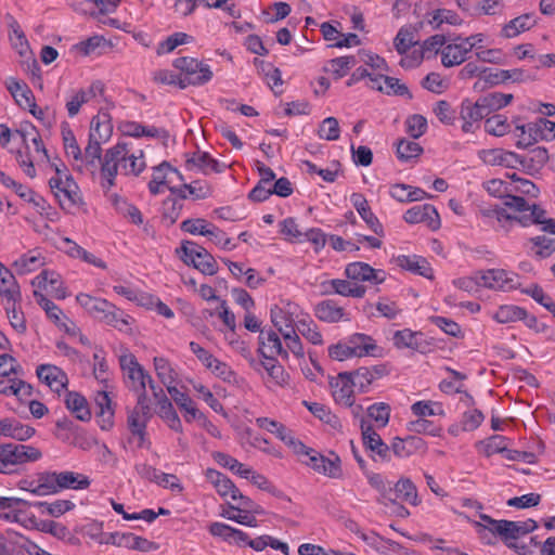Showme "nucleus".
I'll use <instances>...</instances> for the list:
<instances>
[{
	"instance_id": "obj_27",
	"label": "nucleus",
	"mask_w": 555,
	"mask_h": 555,
	"mask_svg": "<svg viewBox=\"0 0 555 555\" xmlns=\"http://www.w3.org/2000/svg\"><path fill=\"white\" fill-rule=\"evenodd\" d=\"M548 160V152L543 146H537L530 150L526 156H520V166L527 173L533 175L539 171Z\"/></svg>"
},
{
	"instance_id": "obj_29",
	"label": "nucleus",
	"mask_w": 555,
	"mask_h": 555,
	"mask_svg": "<svg viewBox=\"0 0 555 555\" xmlns=\"http://www.w3.org/2000/svg\"><path fill=\"white\" fill-rule=\"evenodd\" d=\"M392 499L402 500L412 505L420 503L417 489L415 485L409 478H400L395 485H392Z\"/></svg>"
},
{
	"instance_id": "obj_40",
	"label": "nucleus",
	"mask_w": 555,
	"mask_h": 555,
	"mask_svg": "<svg viewBox=\"0 0 555 555\" xmlns=\"http://www.w3.org/2000/svg\"><path fill=\"white\" fill-rule=\"evenodd\" d=\"M525 317L526 309L514 305L501 306L493 314V319L499 323L516 322L522 320Z\"/></svg>"
},
{
	"instance_id": "obj_34",
	"label": "nucleus",
	"mask_w": 555,
	"mask_h": 555,
	"mask_svg": "<svg viewBox=\"0 0 555 555\" xmlns=\"http://www.w3.org/2000/svg\"><path fill=\"white\" fill-rule=\"evenodd\" d=\"M57 472H41L37 474L36 495L44 496L59 493Z\"/></svg>"
},
{
	"instance_id": "obj_46",
	"label": "nucleus",
	"mask_w": 555,
	"mask_h": 555,
	"mask_svg": "<svg viewBox=\"0 0 555 555\" xmlns=\"http://www.w3.org/2000/svg\"><path fill=\"white\" fill-rule=\"evenodd\" d=\"M34 296L37 299L38 305L46 311L48 318L52 320L56 325H61V318L67 319L63 311L43 294L35 291Z\"/></svg>"
},
{
	"instance_id": "obj_57",
	"label": "nucleus",
	"mask_w": 555,
	"mask_h": 555,
	"mask_svg": "<svg viewBox=\"0 0 555 555\" xmlns=\"http://www.w3.org/2000/svg\"><path fill=\"white\" fill-rule=\"evenodd\" d=\"M485 129L490 134L502 137L508 132L509 124L507 122L506 117L502 115H494L486 119Z\"/></svg>"
},
{
	"instance_id": "obj_18",
	"label": "nucleus",
	"mask_w": 555,
	"mask_h": 555,
	"mask_svg": "<svg viewBox=\"0 0 555 555\" xmlns=\"http://www.w3.org/2000/svg\"><path fill=\"white\" fill-rule=\"evenodd\" d=\"M480 158L483 163L492 166L516 168L517 165H520V155L502 149L483 150L480 152Z\"/></svg>"
},
{
	"instance_id": "obj_43",
	"label": "nucleus",
	"mask_w": 555,
	"mask_h": 555,
	"mask_svg": "<svg viewBox=\"0 0 555 555\" xmlns=\"http://www.w3.org/2000/svg\"><path fill=\"white\" fill-rule=\"evenodd\" d=\"M154 367L158 378L168 389L169 386H175L176 382V372L171 367L170 363L167 359L162 357L154 358Z\"/></svg>"
},
{
	"instance_id": "obj_36",
	"label": "nucleus",
	"mask_w": 555,
	"mask_h": 555,
	"mask_svg": "<svg viewBox=\"0 0 555 555\" xmlns=\"http://www.w3.org/2000/svg\"><path fill=\"white\" fill-rule=\"evenodd\" d=\"M485 70H487V73H483L481 80L475 82L474 90L482 91L489 87L503 83L507 81V76H509L508 69H495V72H493L492 68L485 67Z\"/></svg>"
},
{
	"instance_id": "obj_53",
	"label": "nucleus",
	"mask_w": 555,
	"mask_h": 555,
	"mask_svg": "<svg viewBox=\"0 0 555 555\" xmlns=\"http://www.w3.org/2000/svg\"><path fill=\"white\" fill-rule=\"evenodd\" d=\"M318 134L321 139H325L327 141L338 140L340 135V128L337 118H325L320 125Z\"/></svg>"
},
{
	"instance_id": "obj_3",
	"label": "nucleus",
	"mask_w": 555,
	"mask_h": 555,
	"mask_svg": "<svg viewBox=\"0 0 555 555\" xmlns=\"http://www.w3.org/2000/svg\"><path fill=\"white\" fill-rule=\"evenodd\" d=\"M179 258L189 267H193L205 275H214L218 272L215 257L203 246L192 241H183L176 249Z\"/></svg>"
},
{
	"instance_id": "obj_50",
	"label": "nucleus",
	"mask_w": 555,
	"mask_h": 555,
	"mask_svg": "<svg viewBox=\"0 0 555 555\" xmlns=\"http://www.w3.org/2000/svg\"><path fill=\"white\" fill-rule=\"evenodd\" d=\"M296 326L298 332L311 344H323L322 335L312 320H299Z\"/></svg>"
},
{
	"instance_id": "obj_59",
	"label": "nucleus",
	"mask_w": 555,
	"mask_h": 555,
	"mask_svg": "<svg viewBox=\"0 0 555 555\" xmlns=\"http://www.w3.org/2000/svg\"><path fill=\"white\" fill-rule=\"evenodd\" d=\"M428 321L452 337L462 336L461 326L451 319L431 315L428 318Z\"/></svg>"
},
{
	"instance_id": "obj_37",
	"label": "nucleus",
	"mask_w": 555,
	"mask_h": 555,
	"mask_svg": "<svg viewBox=\"0 0 555 555\" xmlns=\"http://www.w3.org/2000/svg\"><path fill=\"white\" fill-rule=\"evenodd\" d=\"M423 152V147L417 142L406 139H400L396 144L397 157L404 163L420 157Z\"/></svg>"
},
{
	"instance_id": "obj_2",
	"label": "nucleus",
	"mask_w": 555,
	"mask_h": 555,
	"mask_svg": "<svg viewBox=\"0 0 555 555\" xmlns=\"http://www.w3.org/2000/svg\"><path fill=\"white\" fill-rule=\"evenodd\" d=\"M42 457L38 448L18 443L0 444V473L14 474L17 466L29 462H36Z\"/></svg>"
},
{
	"instance_id": "obj_16",
	"label": "nucleus",
	"mask_w": 555,
	"mask_h": 555,
	"mask_svg": "<svg viewBox=\"0 0 555 555\" xmlns=\"http://www.w3.org/2000/svg\"><path fill=\"white\" fill-rule=\"evenodd\" d=\"M397 264L414 274L424 276L428 280L434 279V271L428 260L418 255L405 256L401 255L397 258Z\"/></svg>"
},
{
	"instance_id": "obj_60",
	"label": "nucleus",
	"mask_w": 555,
	"mask_h": 555,
	"mask_svg": "<svg viewBox=\"0 0 555 555\" xmlns=\"http://www.w3.org/2000/svg\"><path fill=\"white\" fill-rule=\"evenodd\" d=\"M406 132L413 138L418 139L422 137L427 130V119L420 114H414L408 117L406 121Z\"/></svg>"
},
{
	"instance_id": "obj_24",
	"label": "nucleus",
	"mask_w": 555,
	"mask_h": 555,
	"mask_svg": "<svg viewBox=\"0 0 555 555\" xmlns=\"http://www.w3.org/2000/svg\"><path fill=\"white\" fill-rule=\"evenodd\" d=\"M7 88L11 95L14 98L17 105L22 108H26L27 106H35V95L26 82L16 80L15 78L11 77L7 81Z\"/></svg>"
},
{
	"instance_id": "obj_30",
	"label": "nucleus",
	"mask_w": 555,
	"mask_h": 555,
	"mask_svg": "<svg viewBox=\"0 0 555 555\" xmlns=\"http://www.w3.org/2000/svg\"><path fill=\"white\" fill-rule=\"evenodd\" d=\"M259 348H262L263 351L267 348L269 350L268 354L274 357V354L281 356L283 359L288 358V352L283 348L282 341L276 332L261 331L258 337Z\"/></svg>"
},
{
	"instance_id": "obj_23",
	"label": "nucleus",
	"mask_w": 555,
	"mask_h": 555,
	"mask_svg": "<svg viewBox=\"0 0 555 555\" xmlns=\"http://www.w3.org/2000/svg\"><path fill=\"white\" fill-rule=\"evenodd\" d=\"M65 405L77 420L89 422L91 420V411L87 399L77 391H67L65 396Z\"/></svg>"
},
{
	"instance_id": "obj_21",
	"label": "nucleus",
	"mask_w": 555,
	"mask_h": 555,
	"mask_svg": "<svg viewBox=\"0 0 555 555\" xmlns=\"http://www.w3.org/2000/svg\"><path fill=\"white\" fill-rule=\"evenodd\" d=\"M258 352L266 360L258 362V367H263L275 385H286L289 376L285 372L284 367L278 362V360L271 354H268L267 351H263L262 348H259Z\"/></svg>"
},
{
	"instance_id": "obj_26",
	"label": "nucleus",
	"mask_w": 555,
	"mask_h": 555,
	"mask_svg": "<svg viewBox=\"0 0 555 555\" xmlns=\"http://www.w3.org/2000/svg\"><path fill=\"white\" fill-rule=\"evenodd\" d=\"M537 24L533 13H526L509 21L501 30L504 38H513L520 33L531 29Z\"/></svg>"
},
{
	"instance_id": "obj_33",
	"label": "nucleus",
	"mask_w": 555,
	"mask_h": 555,
	"mask_svg": "<svg viewBox=\"0 0 555 555\" xmlns=\"http://www.w3.org/2000/svg\"><path fill=\"white\" fill-rule=\"evenodd\" d=\"M314 312L319 320L327 323L338 322L344 315V309L331 299L319 302Z\"/></svg>"
},
{
	"instance_id": "obj_41",
	"label": "nucleus",
	"mask_w": 555,
	"mask_h": 555,
	"mask_svg": "<svg viewBox=\"0 0 555 555\" xmlns=\"http://www.w3.org/2000/svg\"><path fill=\"white\" fill-rule=\"evenodd\" d=\"M345 274L350 280L367 282L375 279L373 275V267L365 262H351L346 266Z\"/></svg>"
},
{
	"instance_id": "obj_52",
	"label": "nucleus",
	"mask_w": 555,
	"mask_h": 555,
	"mask_svg": "<svg viewBox=\"0 0 555 555\" xmlns=\"http://www.w3.org/2000/svg\"><path fill=\"white\" fill-rule=\"evenodd\" d=\"M183 203L176 197H168L163 202V219L168 221V224H173L179 218Z\"/></svg>"
},
{
	"instance_id": "obj_20",
	"label": "nucleus",
	"mask_w": 555,
	"mask_h": 555,
	"mask_svg": "<svg viewBox=\"0 0 555 555\" xmlns=\"http://www.w3.org/2000/svg\"><path fill=\"white\" fill-rule=\"evenodd\" d=\"M0 295L8 304L21 300L20 285L13 273L0 262Z\"/></svg>"
},
{
	"instance_id": "obj_14",
	"label": "nucleus",
	"mask_w": 555,
	"mask_h": 555,
	"mask_svg": "<svg viewBox=\"0 0 555 555\" xmlns=\"http://www.w3.org/2000/svg\"><path fill=\"white\" fill-rule=\"evenodd\" d=\"M61 208L67 212L76 206L82 205L83 201L79 193V188L70 175L66 176L64 186L61 192H54Z\"/></svg>"
},
{
	"instance_id": "obj_38",
	"label": "nucleus",
	"mask_w": 555,
	"mask_h": 555,
	"mask_svg": "<svg viewBox=\"0 0 555 555\" xmlns=\"http://www.w3.org/2000/svg\"><path fill=\"white\" fill-rule=\"evenodd\" d=\"M158 415L168 423V426L172 430L182 431L181 421L167 397H163V400L158 404Z\"/></svg>"
},
{
	"instance_id": "obj_62",
	"label": "nucleus",
	"mask_w": 555,
	"mask_h": 555,
	"mask_svg": "<svg viewBox=\"0 0 555 555\" xmlns=\"http://www.w3.org/2000/svg\"><path fill=\"white\" fill-rule=\"evenodd\" d=\"M217 377L229 384L237 383L236 373L224 362L216 360L209 369Z\"/></svg>"
},
{
	"instance_id": "obj_7",
	"label": "nucleus",
	"mask_w": 555,
	"mask_h": 555,
	"mask_svg": "<svg viewBox=\"0 0 555 555\" xmlns=\"http://www.w3.org/2000/svg\"><path fill=\"white\" fill-rule=\"evenodd\" d=\"M362 440L365 448L372 451L383 462L390 461L391 446L386 444L373 426L361 420Z\"/></svg>"
},
{
	"instance_id": "obj_9",
	"label": "nucleus",
	"mask_w": 555,
	"mask_h": 555,
	"mask_svg": "<svg viewBox=\"0 0 555 555\" xmlns=\"http://www.w3.org/2000/svg\"><path fill=\"white\" fill-rule=\"evenodd\" d=\"M102 143L91 138L88 139V144L82 153V159H78L80 163L76 169L80 172L88 171L94 176L98 169L101 170L104 154H102Z\"/></svg>"
},
{
	"instance_id": "obj_8",
	"label": "nucleus",
	"mask_w": 555,
	"mask_h": 555,
	"mask_svg": "<svg viewBox=\"0 0 555 555\" xmlns=\"http://www.w3.org/2000/svg\"><path fill=\"white\" fill-rule=\"evenodd\" d=\"M481 286L492 289L508 291L518 287L516 282V274L509 275L507 271L503 269H490L485 272H480Z\"/></svg>"
},
{
	"instance_id": "obj_42",
	"label": "nucleus",
	"mask_w": 555,
	"mask_h": 555,
	"mask_svg": "<svg viewBox=\"0 0 555 555\" xmlns=\"http://www.w3.org/2000/svg\"><path fill=\"white\" fill-rule=\"evenodd\" d=\"M0 535L2 543L5 545L7 555L17 552L18 548H24L26 551L28 542H30L28 539L13 530H7L4 533H0Z\"/></svg>"
},
{
	"instance_id": "obj_44",
	"label": "nucleus",
	"mask_w": 555,
	"mask_h": 555,
	"mask_svg": "<svg viewBox=\"0 0 555 555\" xmlns=\"http://www.w3.org/2000/svg\"><path fill=\"white\" fill-rule=\"evenodd\" d=\"M270 318L271 322L283 337L287 330L294 328L292 315L276 305L271 308Z\"/></svg>"
},
{
	"instance_id": "obj_39",
	"label": "nucleus",
	"mask_w": 555,
	"mask_h": 555,
	"mask_svg": "<svg viewBox=\"0 0 555 555\" xmlns=\"http://www.w3.org/2000/svg\"><path fill=\"white\" fill-rule=\"evenodd\" d=\"M126 133L130 137L140 138L142 135L152 138L167 139L169 137L168 131L156 127H146L138 122L126 124Z\"/></svg>"
},
{
	"instance_id": "obj_19",
	"label": "nucleus",
	"mask_w": 555,
	"mask_h": 555,
	"mask_svg": "<svg viewBox=\"0 0 555 555\" xmlns=\"http://www.w3.org/2000/svg\"><path fill=\"white\" fill-rule=\"evenodd\" d=\"M426 443L418 436L396 437L391 443L392 453L398 457H408L418 451H425Z\"/></svg>"
},
{
	"instance_id": "obj_56",
	"label": "nucleus",
	"mask_w": 555,
	"mask_h": 555,
	"mask_svg": "<svg viewBox=\"0 0 555 555\" xmlns=\"http://www.w3.org/2000/svg\"><path fill=\"white\" fill-rule=\"evenodd\" d=\"M62 135L66 154L76 162L82 159V151L77 143L74 132L69 128L62 127Z\"/></svg>"
},
{
	"instance_id": "obj_13",
	"label": "nucleus",
	"mask_w": 555,
	"mask_h": 555,
	"mask_svg": "<svg viewBox=\"0 0 555 555\" xmlns=\"http://www.w3.org/2000/svg\"><path fill=\"white\" fill-rule=\"evenodd\" d=\"M350 201L363 219V221L367 224V227L378 236H384V229L378 218L372 211L367 199L361 193H352L350 196Z\"/></svg>"
},
{
	"instance_id": "obj_4",
	"label": "nucleus",
	"mask_w": 555,
	"mask_h": 555,
	"mask_svg": "<svg viewBox=\"0 0 555 555\" xmlns=\"http://www.w3.org/2000/svg\"><path fill=\"white\" fill-rule=\"evenodd\" d=\"M173 66L181 70L180 78L178 79V86L181 89L188 86H203L212 78L210 67L193 57H178L173 61Z\"/></svg>"
},
{
	"instance_id": "obj_1",
	"label": "nucleus",
	"mask_w": 555,
	"mask_h": 555,
	"mask_svg": "<svg viewBox=\"0 0 555 555\" xmlns=\"http://www.w3.org/2000/svg\"><path fill=\"white\" fill-rule=\"evenodd\" d=\"M119 166H121L125 175L139 176L145 168L143 152L140 151L139 156L130 154L126 142H118L105 151L101 166V186L105 192L115 186Z\"/></svg>"
},
{
	"instance_id": "obj_48",
	"label": "nucleus",
	"mask_w": 555,
	"mask_h": 555,
	"mask_svg": "<svg viewBox=\"0 0 555 555\" xmlns=\"http://www.w3.org/2000/svg\"><path fill=\"white\" fill-rule=\"evenodd\" d=\"M414 31L415 29L411 27H401L398 31L393 44L399 54H405L411 47L415 46L414 41Z\"/></svg>"
},
{
	"instance_id": "obj_64",
	"label": "nucleus",
	"mask_w": 555,
	"mask_h": 555,
	"mask_svg": "<svg viewBox=\"0 0 555 555\" xmlns=\"http://www.w3.org/2000/svg\"><path fill=\"white\" fill-rule=\"evenodd\" d=\"M485 415L478 409L467 411L462 417V430L472 431L480 426L483 422Z\"/></svg>"
},
{
	"instance_id": "obj_58",
	"label": "nucleus",
	"mask_w": 555,
	"mask_h": 555,
	"mask_svg": "<svg viewBox=\"0 0 555 555\" xmlns=\"http://www.w3.org/2000/svg\"><path fill=\"white\" fill-rule=\"evenodd\" d=\"M147 422L149 421L139 417L138 412H130L128 415V428L133 436H137L139 438V446H143L145 441Z\"/></svg>"
},
{
	"instance_id": "obj_5",
	"label": "nucleus",
	"mask_w": 555,
	"mask_h": 555,
	"mask_svg": "<svg viewBox=\"0 0 555 555\" xmlns=\"http://www.w3.org/2000/svg\"><path fill=\"white\" fill-rule=\"evenodd\" d=\"M332 454L334 455L333 460L312 449L306 456L307 460H302V463L330 478H341L343 469L340 467V459L338 455Z\"/></svg>"
},
{
	"instance_id": "obj_55",
	"label": "nucleus",
	"mask_w": 555,
	"mask_h": 555,
	"mask_svg": "<svg viewBox=\"0 0 555 555\" xmlns=\"http://www.w3.org/2000/svg\"><path fill=\"white\" fill-rule=\"evenodd\" d=\"M521 292L530 296L550 312L554 311L555 304L553 302L552 298L544 293L543 288L539 284H531L528 288L522 289Z\"/></svg>"
},
{
	"instance_id": "obj_10",
	"label": "nucleus",
	"mask_w": 555,
	"mask_h": 555,
	"mask_svg": "<svg viewBox=\"0 0 555 555\" xmlns=\"http://www.w3.org/2000/svg\"><path fill=\"white\" fill-rule=\"evenodd\" d=\"M393 345L398 349L409 348L414 351L426 353L429 349V343L425 339L422 332H413L410 328L397 331L393 334Z\"/></svg>"
},
{
	"instance_id": "obj_11",
	"label": "nucleus",
	"mask_w": 555,
	"mask_h": 555,
	"mask_svg": "<svg viewBox=\"0 0 555 555\" xmlns=\"http://www.w3.org/2000/svg\"><path fill=\"white\" fill-rule=\"evenodd\" d=\"M475 43L466 46L463 41H448L441 50V63L444 67L461 65L468 59Z\"/></svg>"
},
{
	"instance_id": "obj_22",
	"label": "nucleus",
	"mask_w": 555,
	"mask_h": 555,
	"mask_svg": "<svg viewBox=\"0 0 555 555\" xmlns=\"http://www.w3.org/2000/svg\"><path fill=\"white\" fill-rule=\"evenodd\" d=\"M168 392L177 405L185 411L184 418L186 422L206 420L204 413L194 406L193 400L186 393L180 391L176 386H169Z\"/></svg>"
},
{
	"instance_id": "obj_54",
	"label": "nucleus",
	"mask_w": 555,
	"mask_h": 555,
	"mask_svg": "<svg viewBox=\"0 0 555 555\" xmlns=\"http://www.w3.org/2000/svg\"><path fill=\"white\" fill-rule=\"evenodd\" d=\"M411 410L413 414L420 417L444 414L442 405L431 401H417L412 404Z\"/></svg>"
},
{
	"instance_id": "obj_31",
	"label": "nucleus",
	"mask_w": 555,
	"mask_h": 555,
	"mask_svg": "<svg viewBox=\"0 0 555 555\" xmlns=\"http://www.w3.org/2000/svg\"><path fill=\"white\" fill-rule=\"evenodd\" d=\"M113 133V126L107 114L92 118L89 138L101 143L107 142Z\"/></svg>"
},
{
	"instance_id": "obj_61",
	"label": "nucleus",
	"mask_w": 555,
	"mask_h": 555,
	"mask_svg": "<svg viewBox=\"0 0 555 555\" xmlns=\"http://www.w3.org/2000/svg\"><path fill=\"white\" fill-rule=\"evenodd\" d=\"M367 415L373 418L378 426L385 427L389 422L390 406L387 403H374L367 409Z\"/></svg>"
},
{
	"instance_id": "obj_47",
	"label": "nucleus",
	"mask_w": 555,
	"mask_h": 555,
	"mask_svg": "<svg viewBox=\"0 0 555 555\" xmlns=\"http://www.w3.org/2000/svg\"><path fill=\"white\" fill-rule=\"evenodd\" d=\"M367 480L371 487L376 489L383 500H387L392 504H396V499H392V483L385 481L380 474L371 473L367 474Z\"/></svg>"
},
{
	"instance_id": "obj_45",
	"label": "nucleus",
	"mask_w": 555,
	"mask_h": 555,
	"mask_svg": "<svg viewBox=\"0 0 555 555\" xmlns=\"http://www.w3.org/2000/svg\"><path fill=\"white\" fill-rule=\"evenodd\" d=\"M529 242L537 248L534 250V256L539 259L548 258L555 253V238H550L545 235H538L530 237Z\"/></svg>"
},
{
	"instance_id": "obj_49",
	"label": "nucleus",
	"mask_w": 555,
	"mask_h": 555,
	"mask_svg": "<svg viewBox=\"0 0 555 555\" xmlns=\"http://www.w3.org/2000/svg\"><path fill=\"white\" fill-rule=\"evenodd\" d=\"M350 374L351 385L358 388L359 392H366L369 387L373 384L372 374L369 367L362 366L354 371L348 372Z\"/></svg>"
},
{
	"instance_id": "obj_28",
	"label": "nucleus",
	"mask_w": 555,
	"mask_h": 555,
	"mask_svg": "<svg viewBox=\"0 0 555 555\" xmlns=\"http://www.w3.org/2000/svg\"><path fill=\"white\" fill-rule=\"evenodd\" d=\"M448 41H453V35L448 34H436L423 41L420 50V59H431L438 53L441 54V50Z\"/></svg>"
},
{
	"instance_id": "obj_17",
	"label": "nucleus",
	"mask_w": 555,
	"mask_h": 555,
	"mask_svg": "<svg viewBox=\"0 0 555 555\" xmlns=\"http://www.w3.org/2000/svg\"><path fill=\"white\" fill-rule=\"evenodd\" d=\"M347 341L357 353L354 357L361 358L364 356L379 357L382 354V348L375 344V340L362 333L352 334L347 338Z\"/></svg>"
},
{
	"instance_id": "obj_15",
	"label": "nucleus",
	"mask_w": 555,
	"mask_h": 555,
	"mask_svg": "<svg viewBox=\"0 0 555 555\" xmlns=\"http://www.w3.org/2000/svg\"><path fill=\"white\" fill-rule=\"evenodd\" d=\"M36 430L29 425L11 417L0 420V436L10 437L17 441H26L35 435Z\"/></svg>"
},
{
	"instance_id": "obj_63",
	"label": "nucleus",
	"mask_w": 555,
	"mask_h": 555,
	"mask_svg": "<svg viewBox=\"0 0 555 555\" xmlns=\"http://www.w3.org/2000/svg\"><path fill=\"white\" fill-rule=\"evenodd\" d=\"M20 373H22V366L14 357L8 353L0 354V376L8 377Z\"/></svg>"
},
{
	"instance_id": "obj_35",
	"label": "nucleus",
	"mask_w": 555,
	"mask_h": 555,
	"mask_svg": "<svg viewBox=\"0 0 555 555\" xmlns=\"http://www.w3.org/2000/svg\"><path fill=\"white\" fill-rule=\"evenodd\" d=\"M350 374L348 372H340L339 378L341 380L337 390L333 391V398L337 403L346 406H351L354 403L353 399V385H351Z\"/></svg>"
},
{
	"instance_id": "obj_32",
	"label": "nucleus",
	"mask_w": 555,
	"mask_h": 555,
	"mask_svg": "<svg viewBox=\"0 0 555 555\" xmlns=\"http://www.w3.org/2000/svg\"><path fill=\"white\" fill-rule=\"evenodd\" d=\"M90 479L79 473L64 470L59 473L57 488L59 492L64 489L82 490L90 486Z\"/></svg>"
},
{
	"instance_id": "obj_51",
	"label": "nucleus",
	"mask_w": 555,
	"mask_h": 555,
	"mask_svg": "<svg viewBox=\"0 0 555 555\" xmlns=\"http://www.w3.org/2000/svg\"><path fill=\"white\" fill-rule=\"evenodd\" d=\"M302 403L315 417L323 421L324 423L330 424L333 427H336L338 424L337 416L332 414L324 404L308 401H304Z\"/></svg>"
},
{
	"instance_id": "obj_12",
	"label": "nucleus",
	"mask_w": 555,
	"mask_h": 555,
	"mask_svg": "<svg viewBox=\"0 0 555 555\" xmlns=\"http://www.w3.org/2000/svg\"><path fill=\"white\" fill-rule=\"evenodd\" d=\"M36 373L41 382L57 393L67 387L68 379L66 374L55 365L40 364L37 366Z\"/></svg>"
},
{
	"instance_id": "obj_6",
	"label": "nucleus",
	"mask_w": 555,
	"mask_h": 555,
	"mask_svg": "<svg viewBox=\"0 0 555 555\" xmlns=\"http://www.w3.org/2000/svg\"><path fill=\"white\" fill-rule=\"evenodd\" d=\"M403 219L411 224L426 223L433 231L438 230L441 225L439 214L435 206L430 204L417 205L408 209Z\"/></svg>"
},
{
	"instance_id": "obj_25",
	"label": "nucleus",
	"mask_w": 555,
	"mask_h": 555,
	"mask_svg": "<svg viewBox=\"0 0 555 555\" xmlns=\"http://www.w3.org/2000/svg\"><path fill=\"white\" fill-rule=\"evenodd\" d=\"M218 160L214 159L207 152H196L185 162V168L192 170L198 168L205 175L209 171L221 172L223 170Z\"/></svg>"
}]
</instances>
